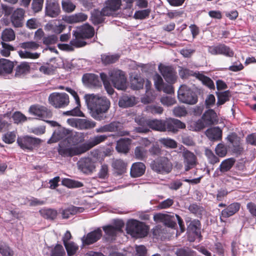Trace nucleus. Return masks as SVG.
Segmentation results:
<instances>
[{
    "label": "nucleus",
    "mask_w": 256,
    "mask_h": 256,
    "mask_svg": "<svg viewBox=\"0 0 256 256\" xmlns=\"http://www.w3.org/2000/svg\"><path fill=\"white\" fill-rule=\"evenodd\" d=\"M84 99L92 117L96 120H102L106 118L104 114L108 112L110 106L108 99L94 94H86Z\"/></svg>",
    "instance_id": "obj_1"
},
{
    "label": "nucleus",
    "mask_w": 256,
    "mask_h": 256,
    "mask_svg": "<svg viewBox=\"0 0 256 256\" xmlns=\"http://www.w3.org/2000/svg\"><path fill=\"white\" fill-rule=\"evenodd\" d=\"M94 34V28L88 24H85L73 31V38L71 40L70 44L76 48L84 46L86 44L84 40L92 38Z\"/></svg>",
    "instance_id": "obj_2"
},
{
    "label": "nucleus",
    "mask_w": 256,
    "mask_h": 256,
    "mask_svg": "<svg viewBox=\"0 0 256 256\" xmlns=\"http://www.w3.org/2000/svg\"><path fill=\"white\" fill-rule=\"evenodd\" d=\"M136 122L140 125L136 128V132L141 133H146L149 131L148 128L160 131L166 132V120H146L144 118H136Z\"/></svg>",
    "instance_id": "obj_3"
},
{
    "label": "nucleus",
    "mask_w": 256,
    "mask_h": 256,
    "mask_svg": "<svg viewBox=\"0 0 256 256\" xmlns=\"http://www.w3.org/2000/svg\"><path fill=\"white\" fill-rule=\"evenodd\" d=\"M126 230L128 234L136 238H144L148 232V227L143 222L135 220H130L128 222Z\"/></svg>",
    "instance_id": "obj_4"
},
{
    "label": "nucleus",
    "mask_w": 256,
    "mask_h": 256,
    "mask_svg": "<svg viewBox=\"0 0 256 256\" xmlns=\"http://www.w3.org/2000/svg\"><path fill=\"white\" fill-rule=\"evenodd\" d=\"M58 152L60 154L64 157L72 156L84 152L82 144L72 146L68 140H63L60 143Z\"/></svg>",
    "instance_id": "obj_5"
},
{
    "label": "nucleus",
    "mask_w": 256,
    "mask_h": 256,
    "mask_svg": "<svg viewBox=\"0 0 256 256\" xmlns=\"http://www.w3.org/2000/svg\"><path fill=\"white\" fill-rule=\"evenodd\" d=\"M178 98L183 103L194 104L198 102L196 94L186 85H182L178 92Z\"/></svg>",
    "instance_id": "obj_6"
},
{
    "label": "nucleus",
    "mask_w": 256,
    "mask_h": 256,
    "mask_svg": "<svg viewBox=\"0 0 256 256\" xmlns=\"http://www.w3.org/2000/svg\"><path fill=\"white\" fill-rule=\"evenodd\" d=\"M40 46L35 42H27L20 44V47L24 50L18 51V54L22 58L36 59L40 57V53L32 52L30 50H36Z\"/></svg>",
    "instance_id": "obj_7"
},
{
    "label": "nucleus",
    "mask_w": 256,
    "mask_h": 256,
    "mask_svg": "<svg viewBox=\"0 0 256 256\" xmlns=\"http://www.w3.org/2000/svg\"><path fill=\"white\" fill-rule=\"evenodd\" d=\"M110 78L114 86L118 90H124L126 88V80L124 72L117 69L109 72Z\"/></svg>",
    "instance_id": "obj_8"
},
{
    "label": "nucleus",
    "mask_w": 256,
    "mask_h": 256,
    "mask_svg": "<svg viewBox=\"0 0 256 256\" xmlns=\"http://www.w3.org/2000/svg\"><path fill=\"white\" fill-rule=\"evenodd\" d=\"M48 101L55 108H64L70 102L68 96L66 93L53 92L49 96Z\"/></svg>",
    "instance_id": "obj_9"
},
{
    "label": "nucleus",
    "mask_w": 256,
    "mask_h": 256,
    "mask_svg": "<svg viewBox=\"0 0 256 256\" xmlns=\"http://www.w3.org/2000/svg\"><path fill=\"white\" fill-rule=\"evenodd\" d=\"M152 168L160 173H168L172 169V165L166 157H161L151 164Z\"/></svg>",
    "instance_id": "obj_10"
},
{
    "label": "nucleus",
    "mask_w": 256,
    "mask_h": 256,
    "mask_svg": "<svg viewBox=\"0 0 256 256\" xmlns=\"http://www.w3.org/2000/svg\"><path fill=\"white\" fill-rule=\"evenodd\" d=\"M17 142L22 150L31 151L40 144L41 140L38 138L26 136L18 138Z\"/></svg>",
    "instance_id": "obj_11"
},
{
    "label": "nucleus",
    "mask_w": 256,
    "mask_h": 256,
    "mask_svg": "<svg viewBox=\"0 0 256 256\" xmlns=\"http://www.w3.org/2000/svg\"><path fill=\"white\" fill-rule=\"evenodd\" d=\"M77 164L78 169L85 174H90L96 168V160L90 157L81 158Z\"/></svg>",
    "instance_id": "obj_12"
},
{
    "label": "nucleus",
    "mask_w": 256,
    "mask_h": 256,
    "mask_svg": "<svg viewBox=\"0 0 256 256\" xmlns=\"http://www.w3.org/2000/svg\"><path fill=\"white\" fill-rule=\"evenodd\" d=\"M30 112L38 117V118L46 120L52 116V112L46 108L40 106H33L30 107Z\"/></svg>",
    "instance_id": "obj_13"
},
{
    "label": "nucleus",
    "mask_w": 256,
    "mask_h": 256,
    "mask_svg": "<svg viewBox=\"0 0 256 256\" xmlns=\"http://www.w3.org/2000/svg\"><path fill=\"white\" fill-rule=\"evenodd\" d=\"M66 90L70 93L75 100L76 106L72 110H68L64 112V114L66 116H84L82 112L80 110V100L77 93L70 88H66Z\"/></svg>",
    "instance_id": "obj_14"
},
{
    "label": "nucleus",
    "mask_w": 256,
    "mask_h": 256,
    "mask_svg": "<svg viewBox=\"0 0 256 256\" xmlns=\"http://www.w3.org/2000/svg\"><path fill=\"white\" fill-rule=\"evenodd\" d=\"M158 70L168 83L174 84L176 80V73L173 68L160 64L158 66Z\"/></svg>",
    "instance_id": "obj_15"
},
{
    "label": "nucleus",
    "mask_w": 256,
    "mask_h": 256,
    "mask_svg": "<svg viewBox=\"0 0 256 256\" xmlns=\"http://www.w3.org/2000/svg\"><path fill=\"white\" fill-rule=\"evenodd\" d=\"M208 52L213 55L224 54L226 56L232 57L234 54L233 51L229 47L224 44L208 46Z\"/></svg>",
    "instance_id": "obj_16"
},
{
    "label": "nucleus",
    "mask_w": 256,
    "mask_h": 256,
    "mask_svg": "<svg viewBox=\"0 0 256 256\" xmlns=\"http://www.w3.org/2000/svg\"><path fill=\"white\" fill-rule=\"evenodd\" d=\"M226 139L232 144V151L234 153L240 154L242 152L243 148L241 146L240 138L236 133L230 134Z\"/></svg>",
    "instance_id": "obj_17"
},
{
    "label": "nucleus",
    "mask_w": 256,
    "mask_h": 256,
    "mask_svg": "<svg viewBox=\"0 0 256 256\" xmlns=\"http://www.w3.org/2000/svg\"><path fill=\"white\" fill-rule=\"evenodd\" d=\"M182 156L186 171L189 170L196 166V157L193 152L184 150L182 152Z\"/></svg>",
    "instance_id": "obj_18"
},
{
    "label": "nucleus",
    "mask_w": 256,
    "mask_h": 256,
    "mask_svg": "<svg viewBox=\"0 0 256 256\" xmlns=\"http://www.w3.org/2000/svg\"><path fill=\"white\" fill-rule=\"evenodd\" d=\"M166 127L167 131L176 133L179 129L184 128L186 124L178 119L170 118L166 120Z\"/></svg>",
    "instance_id": "obj_19"
},
{
    "label": "nucleus",
    "mask_w": 256,
    "mask_h": 256,
    "mask_svg": "<svg viewBox=\"0 0 256 256\" xmlns=\"http://www.w3.org/2000/svg\"><path fill=\"white\" fill-rule=\"evenodd\" d=\"M102 236V231L100 228L89 232L86 236H84L82 240L84 244H90L97 242Z\"/></svg>",
    "instance_id": "obj_20"
},
{
    "label": "nucleus",
    "mask_w": 256,
    "mask_h": 256,
    "mask_svg": "<svg viewBox=\"0 0 256 256\" xmlns=\"http://www.w3.org/2000/svg\"><path fill=\"white\" fill-rule=\"evenodd\" d=\"M60 10L58 4L54 1L48 2L46 6V14L51 18L56 17L60 13Z\"/></svg>",
    "instance_id": "obj_21"
},
{
    "label": "nucleus",
    "mask_w": 256,
    "mask_h": 256,
    "mask_svg": "<svg viewBox=\"0 0 256 256\" xmlns=\"http://www.w3.org/2000/svg\"><path fill=\"white\" fill-rule=\"evenodd\" d=\"M106 138V135H98L91 138L88 142L82 144L84 152H86L92 147L104 141Z\"/></svg>",
    "instance_id": "obj_22"
},
{
    "label": "nucleus",
    "mask_w": 256,
    "mask_h": 256,
    "mask_svg": "<svg viewBox=\"0 0 256 256\" xmlns=\"http://www.w3.org/2000/svg\"><path fill=\"white\" fill-rule=\"evenodd\" d=\"M14 64L12 62L5 59H0V76H6L12 72Z\"/></svg>",
    "instance_id": "obj_23"
},
{
    "label": "nucleus",
    "mask_w": 256,
    "mask_h": 256,
    "mask_svg": "<svg viewBox=\"0 0 256 256\" xmlns=\"http://www.w3.org/2000/svg\"><path fill=\"white\" fill-rule=\"evenodd\" d=\"M108 8H104L101 11L94 10L92 14L91 20L94 24H98L104 21V16L110 14V12H107Z\"/></svg>",
    "instance_id": "obj_24"
},
{
    "label": "nucleus",
    "mask_w": 256,
    "mask_h": 256,
    "mask_svg": "<svg viewBox=\"0 0 256 256\" xmlns=\"http://www.w3.org/2000/svg\"><path fill=\"white\" fill-rule=\"evenodd\" d=\"M24 10L22 8H17L12 13L11 16V22L12 25L16 28L22 26V21L24 18Z\"/></svg>",
    "instance_id": "obj_25"
},
{
    "label": "nucleus",
    "mask_w": 256,
    "mask_h": 256,
    "mask_svg": "<svg viewBox=\"0 0 256 256\" xmlns=\"http://www.w3.org/2000/svg\"><path fill=\"white\" fill-rule=\"evenodd\" d=\"M88 16L82 12L68 16H65L62 18V20L68 24L83 22L86 20Z\"/></svg>",
    "instance_id": "obj_26"
},
{
    "label": "nucleus",
    "mask_w": 256,
    "mask_h": 256,
    "mask_svg": "<svg viewBox=\"0 0 256 256\" xmlns=\"http://www.w3.org/2000/svg\"><path fill=\"white\" fill-rule=\"evenodd\" d=\"M146 170L145 165L141 162H137L132 164L130 168V176L133 178L142 176Z\"/></svg>",
    "instance_id": "obj_27"
},
{
    "label": "nucleus",
    "mask_w": 256,
    "mask_h": 256,
    "mask_svg": "<svg viewBox=\"0 0 256 256\" xmlns=\"http://www.w3.org/2000/svg\"><path fill=\"white\" fill-rule=\"evenodd\" d=\"M84 84L88 86H97L99 84V79L98 76L93 74H86L82 76Z\"/></svg>",
    "instance_id": "obj_28"
},
{
    "label": "nucleus",
    "mask_w": 256,
    "mask_h": 256,
    "mask_svg": "<svg viewBox=\"0 0 256 256\" xmlns=\"http://www.w3.org/2000/svg\"><path fill=\"white\" fill-rule=\"evenodd\" d=\"M124 226V223L120 220L116 226H108L104 227V230L108 237L112 238L116 235L118 232L120 231L122 228Z\"/></svg>",
    "instance_id": "obj_29"
},
{
    "label": "nucleus",
    "mask_w": 256,
    "mask_h": 256,
    "mask_svg": "<svg viewBox=\"0 0 256 256\" xmlns=\"http://www.w3.org/2000/svg\"><path fill=\"white\" fill-rule=\"evenodd\" d=\"M70 130L64 128H58L55 130L51 138L48 140V143L56 142L60 139L64 138L69 134Z\"/></svg>",
    "instance_id": "obj_30"
},
{
    "label": "nucleus",
    "mask_w": 256,
    "mask_h": 256,
    "mask_svg": "<svg viewBox=\"0 0 256 256\" xmlns=\"http://www.w3.org/2000/svg\"><path fill=\"white\" fill-rule=\"evenodd\" d=\"M131 144V140L128 138H120L117 142L116 150L120 152L127 153Z\"/></svg>",
    "instance_id": "obj_31"
},
{
    "label": "nucleus",
    "mask_w": 256,
    "mask_h": 256,
    "mask_svg": "<svg viewBox=\"0 0 256 256\" xmlns=\"http://www.w3.org/2000/svg\"><path fill=\"white\" fill-rule=\"evenodd\" d=\"M240 208V204L238 202L231 204L226 209L222 211V216L224 218H228L238 212Z\"/></svg>",
    "instance_id": "obj_32"
},
{
    "label": "nucleus",
    "mask_w": 256,
    "mask_h": 256,
    "mask_svg": "<svg viewBox=\"0 0 256 256\" xmlns=\"http://www.w3.org/2000/svg\"><path fill=\"white\" fill-rule=\"evenodd\" d=\"M108 132H118L120 136L128 135V132L126 131H121L122 124L118 122H112L106 124Z\"/></svg>",
    "instance_id": "obj_33"
},
{
    "label": "nucleus",
    "mask_w": 256,
    "mask_h": 256,
    "mask_svg": "<svg viewBox=\"0 0 256 256\" xmlns=\"http://www.w3.org/2000/svg\"><path fill=\"white\" fill-rule=\"evenodd\" d=\"M136 104V98L133 96H123L119 100L120 107L126 108L132 106Z\"/></svg>",
    "instance_id": "obj_34"
},
{
    "label": "nucleus",
    "mask_w": 256,
    "mask_h": 256,
    "mask_svg": "<svg viewBox=\"0 0 256 256\" xmlns=\"http://www.w3.org/2000/svg\"><path fill=\"white\" fill-rule=\"evenodd\" d=\"M84 211V208L82 207L71 206L67 208L62 210L61 214L63 218H68L70 215H74L78 213H81Z\"/></svg>",
    "instance_id": "obj_35"
},
{
    "label": "nucleus",
    "mask_w": 256,
    "mask_h": 256,
    "mask_svg": "<svg viewBox=\"0 0 256 256\" xmlns=\"http://www.w3.org/2000/svg\"><path fill=\"white\" fill-rule=\"evenodd\" d=\"M206 136L212 140H218L222 138V131L218 127L208 128L206 132Z\"/></svg>",
    "instance_id": "obj_36"
},
{
    "label": "nucleus",
    "mask_w": 256,
    "mask_h": 256,
    "mask_svg": "<svg viewBox=\"0 0 256 256\" xmlns=\"http://www.w3.org/2000/svg\"><path fill=\"white\" fill-rule=\"evenodd\" d=\"M46 26L56 34L61 33L66 28V26L60 20H54Z\"/></svg>",
    "instance_id": "obj_37"
},
{
    "label": "nucleus",
    "mask_w": 256,
    "mask_h": 256,
    "mask_svg": "<svg viewBox=\"0 0 256 256\" xmlns=\"http://www.w3.org/2000/svg\"><path fill=\"white\" fill-rule=\"evenodd\" d=\"M96 122L92 120L79 118L78 129L88 130L94 128Z\"/></svg>",
    "instance_id": "obj_38"
},
{
    "label": "nucleus",
    "mask_w": 256,
    "mask_h": 256,
    "mask_svg": "<svg viewBox=\"0 0 256 256\" xmlns=\"http://www.w3.org/2000/svg\"><path fill=\"white\" fill-rule=\"evenodd\" d=\"M194 75L197 78L200 80L204 84L206 85L210 89H214V84L213 81L210 78L206 76L200 72H194Z\"/></svg>",
    "instance_id": "obj_39"
},
{
    "label": "nucleus",
    "mask_w": 256,
    "mask_h": 256,
    "mask_svg": "<svg viewBox=\"0 0 256 256\" xmlns=\"http://www.w3.org/2000/svg\"><path fill=\"white\" fill-rule=\"evenodd\" d=\"M216 117L215 112L212 110H208L203 114L202 119L208 126H209L214 124Z\"/></svg>",
    "instance_id": "obj_40"
},
{
    "label": "nucleus",
    "mask_w": 256,
    "mask_h": 256,
    "mask_svg": "<svg viewBox=\"0 0 256 256\" xmlns=\"http://www.w3.org/2000/svg\"><path fill=\"white\" fill-rule=\"evenodd\" d=\"M40 212L44 218L50 220H54L58 216L57 210L52 208H43Z\"/></svg>",
    "instance_id": "obj_41"
},
{
    "label": "nucleus",
    "mask_w": 256,
    "mask_h": 256,
    "mask_svg": "<svg viewBox=\"0 0 256 256\" xmlns=\"http://www.w3.org/2000/svg\"><path fill=\"white\" fill-rule=\"evenodd\" d=\"M200 222L198 220H194L190 222L188 226V230L192 233L194 236H200Z\"/></svg>",
    "instance_id": "obj_42"
},
{
    "label": "nucleus",
    "mask_w": 256,
    "mask_h": 256,
    "mask_svg": "<svg viewBox=\"0 0 256 256\" xmlns=\"http://www.w3.org/2000/svg\"><path fill=\"white\" fill-rule=\"evenodd\" d=\"M144 83V78L136 75L131 79L130 87L133 90H139L143 88Z\"/></svg>",
    "instance_id": "obj_43"
},
{
    "label": "nucleus",
    "mask_w": 256,
    "mask_h": 256,
    "mask_svg": "<svg viewBox=\"0 0 256 256\" xmlns=\"http://www.w3.org/2000/svg\"><path fill=\"white\" fill-rule=\"evenodd\" d=\"M126 165V164L122 160H116L113 162L112 166L118 174H122L125 172Z\"/></svg>",
    "instance_id": "obj_44"
},
{
    "label": "nucleus",
    "mask_w": 256,
    "mask_h": 256,
    "mask_svg": "<svg viewBox=\"0 0 256 256\" xmlns=\"http://www.w3.org/2000/svg\"><path fill=\"white\" fill-rule=\"evenodd\" d=\"M16 38L14 31L10 28H6L2 34V38L4 42H10L14 40Z\"/></svg>",
    "instance_id": "obj_45"
},
{
    "label": "nucleus",
    "mask_w": 256,
    "mask_h": 256,
    "mask_svg": "<svg viewBox=\"0 0 256 256\" xmlns=\"http://www.w3.org/2000/svg\"><path fill=\"white\" fill-rule=\"evenodd\" d=\"M30 70V66L28 62H22L17 66L16 68V76H20L22 74L28 72Z\"/></svg>",
    "instance_id": "obj_46"
},
{
    "label": "nucleus",
    "mask_w": 256,
    "mask_h": 256,
    "mask_svg": "<svg viewBox=\"0 0 256 256\" xmlns=\"http://www.w3.org/2000/svg\"><path fill=\"white\" fill-rule=\"evenodd\" d=\"M235 160L233 158H230L222 162L220 166V170L222 172L228 171L234 165Z\"/></svg>",
    "instance_id": "obj_47"
},
{
    "label": "nucleus",
    "mask_w": 256,
    "mask_h": 256,
    "mask_svg": "<svg viewBox=\"0 0 256 256\" xmlns=\"http://www.w3.org/2000/svg\"><path fill=\"white\" fill-rule=\"evenodd\" d=\"M120 0H108L106 3V6L104 8H108L107 12H112L118 10L120 6Z\"/></svg>",
    "instance_id": "obj_48"
},
{
    "label": "nucleus",
    "mask_w": 256,
    "mask_h": 256,
    "mask_svg": "<svg viewBox=\"0 0 256 256\" xmlns=\"http://www.w3.org/2000/svg\"><path fill=\"white\" fill-rule=\"evenodd\" d=\"M62 185L69 188H78L83 186V184L79 181L70 178H64L62 180Z\"/></svg>",
    "instance_id": "obj_49"
},
{
    "label": "nucleus",
    "mask_w": 256,
    "mask_h": 256,
    "mask_svg": "<svg viewBox=\"0 0 256 256\" xmlns=\"http://www.w3.org/2000/svg\"><path fill=\"white\" fill-rule=\"evenodd\" d=\"M0 254L2 256H13L14 252L7 244L0 240Z\"/></svg>",
    "instance_id": "obj_50"
},
{
    "label": "nucleus",
    "mask_w": 256,
    "mask_h": 256,
    "mask_svg": "<svg viewBox=\"0 0 256 256\" xmlns=\"http://www.w3.org/2000/svg\"><path fill=\"white\" fill-rule=\"evenodd\" d=\"M100 76L103 82L104 88L106 90L107 92L110 95L114 93V90L110 84L108 76L104 73H101L100 74Z\"/></svg>",
    "instance_id": "obj_51"
},
{
    "label": "nucleus",
    "mask_w": 256,
    "mask_h": 256,
    "mask_svg": "<svg viewBox=\"0 0 256 256\" xmlns=\"http://www.w3.org/2000/svg\"><path fill=\"white\" fill-rule=\"evenodd\" d=\"M218 96V105H222L229 100L230 96L229 90H226L223 92H216Z\"/></svg>",
    "instance_id": "obj_52"
},
{
    "label": "nucleus",
    "mask_w": 256,
    "mask_h": 256,
    "mask_svg": "<svg viewBox=\"0 0 256 256\" xmlns=\"http://www.w3.org/2000/svg\"><path fill=\"white\" fill-rule=\"evenodd\" d=\"M64 246L68 256L74 255L78 249V246L72 242H70L66 244H65Z\"/></svg>",
    "instance_id": "obj_53"
},
{
    "label": "nucleus",
    "mask_w": 256,
    "mask_h": 256,
    "mask_svg": "<svg viewBox=\"0 0 256 256\" xmlns=\"http://www.w3.org/2000/svg\"><path fill=\"white\" fill-rule=\"evenodd\" d=\"M147 151L143 146H137L134 150L136 158L140 160H144L146 157Z\"/></svg>",
    "instance_id": "obj_54"
},
{
    "label": "nucleus",
    "mask_w": 256,
    "mask_h": 256,
    "mask_svg": "<svg viewBox=\"0 0 256 256\" xmlns=\"http://www.w3.org/2000/svg\"><path fill=\"white\" fill-rule=\"evenodd\" d=\"M160 142L164 146L168 148H174L177 147V142L170 138H162L159 140Z\"/></svg>",
    "instance_id": "obj_55"
},
{
    "label": "nucleus",
    "mask_w": 256,
    "mask_h": 256,
    "mask_svg": "<svg viewBox=\"0 0 256 256\" xmlns=\"http://www.w3.org/2000/svg\"><path fill=\"white\" fill-rule=\"evenodd\" d=\"M2 48L0 50V54L2 56L8 57L10 55V52L14 50V48L10 44L2 42Z\"/></svg>",
    "instance_id": "obj_56"
},
{
    "label": "nucleus",
    "mask_w": 256,
    "mask_h": 256,
    "mask_svg": "<svg viewBox=\"0 0 256 256\" xmlns=\"http://www.w3.org/2000/svg\"><path fill=\"white\" fill-rule=\"evenodd\" d=\"M63 10L67 12H71L76 8V6L70 0H62V2Z\"/></svg>",
    "instance_id": "obj_57"
},
{
    "label": "nucleus",
    "mask_w": 256,
    "mask_h": 256,
    "mask_svg": "<svg viewBox=\"0 0 256 256\" xmlns=\"http://www.w3.org/2000/svg\"><path fill=\"white\" fill-rule=\"evenodd\" d=\"M119 56L117 54L114 55H102V60L104 64H110L115 62L118 60Z\"/></svg>",
    "instance_id": "obj_58"
},
{
    "label": "nucleus",
    "mask_w": 256,
    "mask_h": 256,
    "mask_svg": "<svg viewBox=\"0 0 256 256\" xmlns=\"http://www.w3.org/2000/svg\"><path fill=\"white\" fill-rule=\"evenodd\" d=\"M39 70L45 74H52L54 70V67L51 64H46L42 66Z\"/></svg>",
    "instance_id": "obj_59"
},
{
    "label": "nucleus",
    "mask_w": 256,
    "mask_h": 256,
    "mask_svg": "<svg viewBox=\"0 0 256 256\" xmlns=\"http://www.w3.org/2000/svg\"><path fill=\"white\" fill-rule=\"evenodd\" d=\"M16 138V132L14 131L8 132L2 136L3 141L6 144H12L14 142Z\"/></svg>",
    "instance_id": "obj_60"
},
{
    "label": "nucleus",
    "mask_w": 256,
    "mask_h": 256,
    "mask_svg": "<svg viewBox=\"0 0 256 256\" xmlns=\"http://www.w3.org/2000/svg\"><path fill=\"white\" fill-rule=\"evenodd\" d=\"M187 113V110L184 106H178L173 109V114L176 117L185 116Z\"/></svg>",
    "instance_id": "obj_61"
},
{
    "label": "nucleus",
    "mask_w": 256,
    "mask_h": 256,
    "mask_svg": "<svg viewBox=\"0 0 256 256\" xmlns=\"http://www.w3.org/2000/svg\"><path fill=\"white\" fill-rule=\"evenodd\" d=\"M8 116H0V130L9 129L11 124L8 123Z\"/></svg>",
    "instance_id": "obj_62"
},
{
    "label": "nucleus",
    "mask_w": 256,
    "mask_h": 256,
    "mask_svg": "<svg viewBox=\"0 0 256 256\" xmlns=\"http://www.w3.org/2000/svg\"><path fill=\"white\" fill-rule=\"evenodd\" d=\"M146 110L152 114H161L163 112V108L158 106L150 104L146 106Z\"/></svg>",
    "instance_id": "obj_63"
},
{
    "label": "nucleus",
    "mask_w": 256,
    "mask_h": 256,
    "mask_svg": "<svg viewBox=\"0 0 256 256\" xmlns=\"http://www.w3.org/2000/svg\"><path fill=\"white\" fill-rule=\"evenodd\" d=\"M65 254V251L62 246L57 244L52 250L50 256H63Z\"/></svg>",
    "instance_id": "obj_64"
}]
</instances>
